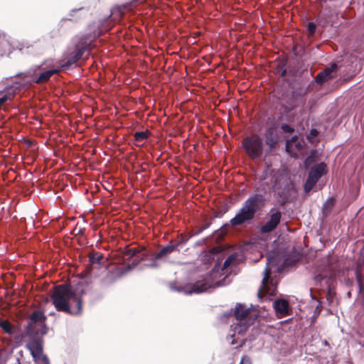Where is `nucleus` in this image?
Wrapping results in <instances>:
<instances>
[{
    "label": "nucleus",
    "mask_w": 364,
    "mask_h": 364,
    "mask_svg": "<svg viewBox=\"0 0 364 364\" xmlns=\"http://www.w3.org/2000/svg\"><path fill=\"white\" fill-rule=\"evenodd\" d=\"M139 263H140V260L139 259L138 257H135V259L133 260V262L131 264H129L127 265V267L124 269V272H129V271L132 270Z\"/></svg>",
    "instance_id": "obj_24"
},
{
    "label": "nucleus",
    "mask_w": 364,
    "mask_h": 364,
    "mask_svg": "<svg viewBox=\"0 0 364 364\" xmlns=\"http://www.w3.org/2000/svg\"><path fill=\"white\" fill-rule=\"evenodd\" d=\"M147 137V132H139L135 133L134 139L136 141H141Z\"/></svg>",
    "instance_id": "obj_26"
},
{
    "label": "nucleus",
    "mask_w": 364,
    "mask_h": 364,
    "mask_svg": "<svg viewBox=\"0 0 364 364\" xmlns=\"http://www.w3.org/2000/svg\"><path fill=\"white\" fill-rule=\"evenodd\" d=\"M327 173V166L321 162L313 166L309 173L308 178L304 184V191L309 192L316 185L320 178Z\"/></svg>",
    "instance_id": "obj_9"
},
{
    "label": "nucleus",
    "mask_w": 364,
    "mask_h": 364,
    "mask_svg": "<svg viewBox=\"0 0 364 364\" xmlns=\"http://www.w3.org/2000/svg\"><path fill=\"white\" fill-rule=\"evenodd\" d=\"M327 344H328L327 341H325L324 345H327Z\"/></svg>",
    "instance_id": "obj_39"
},
{
    "label": "nucleus",
    "mask_w": 364,
    "mask_h": 364,
    "mask_svg": "<svg viewBox=\"0 0 364 364\" xmlns=\"http://www.w3.org/2000/svg\"><path fill=\"white\" fill-rule=\"evenodd\" d=\"M321 311V301H318V304L316 306V309H315V314H320Z\"/></svg>",
    "instance_id": "obj_33"
},
{
    "label": "nucleus",
    "mask_w": 364,
    "mask_h": 364,
    "mask_svg": "<svg viewBox=\"0 0 364 364\" xmlns=\"http://www.w3.org/2000/svg\"><path fill=\"white\" fill-rule=\"evenodd\" d=\"M0 326L8 333L12 332V327L10 323L6 321H2L0 322Z\"/></svg>",
    "instance_id": "obj_25"
},
{
    "label": "nucleus",
    "mask_w": 364,
    "mask_h": 364,
    "mask_svg": "<svg viewBox=\"0 0 364 364\" xmlns=\"http://www.w3.org/2000/svg\"><path fill=\"white\" fill-rule=\"evenodd\" d=\"M282 218L281 212L278 210L271 211V214L269 215V218L267 220V222L261 227V232L263 233H269L273 231L279 223H280Z\"/></svg>",
    "instance_id": "obj_11"
},
{
    "label": "nucleus",
    "mask_w": 364,
    "mask_h": 364,
    "mask_svg": "<svg viewBox=\"0 0 364 364\" xmlns=\"http://www.w3.org/2000/svg\"><path fill=\"white\" fill-rule=\"evenodd\" d=\"M263 201L262 195L256 194L249 197L243 203L235 216L230 220V224L237 226L252 220L255 218V213L263 205Z\"/></svg>",
    "instance_id": "obj_3"
},
{
    "label": "nucleus",
    "mask_w": 364,
    "mask_h": 364,
    "mask_svg": "<svg viewBox=\"0 0 364 364\" xmlns=\"http://www.w3.org/2000/svg\"><path fill=\"white\" fill-rule=\"evenodd\" d=\"M271 188L281 197L287 198L294 190V183L289 173L284 169L275 171L272 178Z\"/></svg>",
    "instance_id": "obj_6"
},
{
    "label": "nucleus",
    "mask_w": 364,
    "mask_h": 364,
    "mask_svg": "<svg viewBox=\"0 0 364 364\" xmlns=\"http://www.w3.org/2000/svg\"><path fill=\"white\" fill-rule=\"evenodd\" d=\"M318 134V132L316 129H312L310 132L311 136H315Z\"/></svg>",
    "instance_id": "obj_35"
},
{
    "label": "nucleus",
    "mask_w": 364,
    "mask_h": 364,
    "mask_svg": "<svg viewBox=\"0 0 364 364\" xmlns=\"http://www.w3.org/2000/svg\"><path fill=\"white\" fill-rule=\"evenodd\" d=\"M83 293L82 290L74 289L70 286L58 285L55 287L51 299L58 311L78 316L82 313Z\"/></svg>",
    "instance_id": "obj_1"
},
{
    "label": "nucleus",
    "mask_w": 364,
    "mask_h": 364,
    "mask_svg": "<svg viewBox=\"0 0 364 364\" xmlns=\"http://www.w3.org/2000/svg\"><path fill=\"white\" fill-rule=\"evenodd\" d=\"M333 205V199L332 198H328L323 204V210L326 209L328 210L331 208Z\"/></svg>",
    "instance_id": "obj_28"
},
{
    "label": "nucleus",
    "mask_w": 364,
    "mask_h": 364,
    "mask_svg": "<svg viewBox=\"0 0 364 364\" xmlns=\"http://www.w3.org/2000/svg\"><path fill=\"white\" fill-rule=\"evenodd\" d=\"M26 348L30 351L32 357L37 356L43 351V341L41 338H32L26 343Z\"/></svg>",
    "instance_id": "obj_14"
},
{
    "label": "nucleus",
    "mask_w": 364,
    "mask_h": 364,
    "mask_svg": "<svg viewBox=\"0 0 364 364\" xmlns=\"http://www.w3.org/2000/svg\"><path fill=\"white\" fill-rule=\"evenodd\" d=\"M312 161V157L311 156H308L305 161V166H307Z\"/></svg>",
    "instance_id": "obj_34"
},
{
    "label": "nucleus",
    "mask_w": 364,
    "mask_h": 364,
    "mask_svg": "<svg viewBox=\"0 0 364 364\" xmlns=\"http://www.w3.org/2000/svg\"><path fill=\"white\" fill-rule=\"evenodd\" d=\"M337 70V65L333 63L331 67L325 68L323 71L320 72L316 77V82L317 83H323L324 82L331 79L334 77Z\"/></svg>",
    "instance_id": "obj_12"
},
{
    "label": "nucleus",
    "mask_w": 364,
    "mask_h": 364,
    "mask_svg": "<svg viewBox=\"0 0 364 364\" xmlns=\"http://www.w3.org/2000/svg\"><path fill=\"white\" fill-rule=\"evenodd\" d=\"M235 257V255H231L225 260L223 267V270L228 269L234 262Z\"/></svg>",
    "instance_id": "obj_23"
},
{
    "label": "nucleus",
    "mask_w": 364,
    "mask_h": 364,
    "mask_svg": "<svg viewBox=\"0 0 364 364\" xmlns=\"http://www.w3.org/2000/svg\"><path fill=\"white\" fill-rule=\"evenodd\" d=\"M161 259V258H156V255L150 259V262L147 264H144L145 267L148 268H158L160 267V264L158 262V260Z\"/></svg>",
    "instance_id": "obj_21"
},
{
    "label": "nucleus",
    "mask_w": 364,
    "mask_h": 364,
    "mask_svg": "<svg viewBox=\"0 0 364 364\" xmlns=\"http://www.w3.org/2000/svg\"><path fill=\"white\" fill-rule=\"evenodd\" d=\"M41 70L42 73L38 75V77L33 79V82L38 84L45 82L48 81L53 75L59 73V70L57 68L54 67H52L48 70Z\"/></svg>",
    "instance_id": "obj_16"
},
{
    "label": "nucleus",
    "mask_w": 364,
    "mask_h": 364,
    "mask_svg": "<svg viewBox=\"0 0 364 364\" xmlns=\"http://www.w3.org/2000/svg\"><path fill=\"white\" fill-rule=\"evenodd\" d=\"M265 142L269 146L268 152H270L272 149L277 143V139L274 134L272 129H268L265 132Z\"/></svg>",
    "instance_id": "obj_17"
},
{
    "label": "nucleus",
    "mask_w": 364,
    "mask_h": 364,
    "mask_svg": "<svg viewBox=\"0 0 364 364\" xmlns=\"http://www.w3.org/2000/svg\"><path fill=\"white\" fill-rule=\"evenodd\" d=\"M240 364H251V359L248 356H243Z\"/></svg>",
    "instance_id": "obj_31"
},
{
    "label": "nucleus",
    "mask_w": 364,
    "mask_h": 364,
    "mask_svg": "<svg viewBox=\"0 0 364 364\" xmlns=\"http://www.w3.org/2000/svg\"><path fill=\"white\" fill-rule=\"evenodd\" d=\"M140 262L146 260V255L144 252H139V254H137V256Z\"/></svg>",
    "instance_id": "obj_32"
},
{
    "label": "nucleus",
    "mask_w": 364,
    "mask_h": 364,
    "mask_svg": "<svg viewBox=\"0 0 364 364\" xmlns=\"http://www.w3.org/2000/svg\"><path fill=\"white\" fill-rule=\"evenodd\" d=\"M54 314L53 312L49 313V315H53Z\"/></svg>",
    "instance_id": "obj_38"
},
{
    "label": "nucleus",
    "mask_w": 364,
    "mask_h": 364,
    "mask_svg": "<svg viewBox=\"0 0 364 364\" xmlns=\"http://www.w3.org/2000/svg\"><path fill=\"white\" fill-rule=\"evenodd\" d=\"M282 129L287 133H291L294 131V128L291 127L287 124H282L281 126Z\"/></svg>",
    "instance_id": "obj_29"
},
{
    "label": "nucleus",
    "mask_w": 364,
    "mask_h": 364,
    "mask_svg": "<svg viewBox=\"0 0 364 364\" xmlns=\"http://www.w3.org/2000/svg\"><path fill=\"white\" fill-rule=\"evenodd\" d=\"M273 306L277 315L284 316L289 314V305L286 299H282L274 301Z\"/></svg>",
    "instance_id": "obj_15"
},
{
    "label": "nucleus",
    "mask_w": 364,
    "mask_h": 364,
    "mask_svg": "<svg viewBox=\"0 0 364 364\" xmlns=\"http://www.w3.org/2000/svg\"><path fill=\"white\" fill-rule=\"evenodd\" d=\"M33 359L36 364H50L47 355L43 354V351H41V354H38L37 356H36V355H33Z\"/></svg>",
    "instance_id": "obj_19"
},
{
    "label": "nucleus",
    "mask_w": 364,
    "mask_h": 364,
    "mask_svg": "<svg viewBox=\"0 0 364 364\" xmlns=\"http://www.w3.org/2000/svg\"><path fill=\"white\" fill-rule=\"evenodd\" d=\"M80 9H73V11H76L80 10Z\"/></svg>",
    "instance_id": "obj_37"
},
{
    "label": "nucleus",
    "mask_w": 364,
    "mask_h": 364,
    "mask_svg": "<svg viewBox=\"0 0 364 364\" xmlns=\"http://www.w3.org/2000/svg\"><path fill=\"white\" fill-rule=\"evenodd\" d=\"M218 272L215 267L205 277H202L193 284H188L186 286L175 287V284L170 285L172 290L183 292L185 294H191L193 293L199 294L204 292L209 289L215 288L218 287L225 286L230 283V280H227L226 277L223 279L216 280Z\"/></svg>",
    "instance_id": "obj_2"
},
{
    "label": "nucleus",
    "mask_w": 364,
    "mask_h": 364,
    "mask_svg": "<svg viewBox=\"0 0 364 364\" xmlns=\"http://www.w3.org/2000/svg\"><path fill=\"white\" fill-rule=\"evenodd\" d=\"M46 317L43 312L35 311L32 314L28 323L29 330L36 334L44 335L47 333L45 325Z\"/></svg>",
    "instance_id": "obj_10"
},
{
    "label": "nucleus",
    "mask_w": 364,
    "mask_h": 364,
    "mask_svg": "<svg viewBox=\"0 0 364 364\" xmlns=\"http://www.w3.org/2000/svg\"><path fill=\"white\" fill-rule=\"evenodd\" d=\"M102 257L101 255H92L90 257V261L92 263H100Z\"/></svg>",
    "instance_id": "obj_30"
},
{
    "label": "nucleus",
    "mask_w": 364,
    "mask_h": 364,
    "mask_svg": "<svg viewBox=\"0 0 364 364\" xmlns=\"http://www.w3.org/2000/svg\"><path fill=\"white\" fill-rule=\"evenodd\" d=\"M133 1H135V2H143L144 0H132Z\"/></svg>",
    "instance_id": "obj_36"
},
{
    "label": "nucleus",
    "mask_w": 364,
    "mask_h": 364,
    "mask_svg": "<svg viewBox=\"0 0 364 364\" xmlns=\"http://www.w3.org/2000/svg\"><path fill=\"white\" fill-rule=\"evenodd\" d=\"M277 265L276 257L274 253H269L267 255V264L264 270V277L262 281V285L258 291V296L262 298L265 294L272 296L277 290L276 284L272 279H270V274L272 266Z\"/></svg>",
    "instance_id": "obj_7"
},
{
    "label": "nucleus",
    "mask_w": 364,
    "mask_h": 364,
    "mask_svg": "<svg viewBox=\"0 0 364 364\" xmlns=\"http://www.w3.org/2000/svg\"><path fill=\"white\" fill-rule=\"evenodd\" d=\"M298 137L297 136H292L289 140H287L286 142V149L288 152L291 151V149L295 146L298 151H300L302 149V145L297 141Z\"/></svg>",
    "instance_id": "obj_18"
},
{
    "label": "nucleus",
    "mask_w": 364,
    "mask_h": 364,
    "mask_svg": "<svg viewBox=\"0 0 364 364\" xmlns=\"http://www.w3.org/2000/svg\"><path fill=\"white\" fill-rule=\"evenodd\" d=\"M242 146L247 155L252 159L259 158L262 154V140L258 135L246 137L242 141Z\"/></svg>",
    "instance_id": "obj_8"
},
{
    "label": "nucleus",
    "mask_w": 364,
    "mask_h": 364,
    "mask_svg": "<svg viewBox=\"0 0 364 364\" xmlns=\"http://www.w3.org/2000/svg\"><path fill=\"white\" fill-rule=\"evenodd\" d=\"M182 245V242H178L173 245H167L163 247L157 254L156 258H161L164 262H167V257L173 252H179V247Z\"/></svg>",
    "instance_id": "obj_13"
},
{
    "label": "nucleus",
    "mask_w": 364,
    "mask_h": 364,
    "mask_svg": "<svg viewBox=\"0 0 364 364\" xmlns=\"http://www.w3.org/2000/svg\"><path fill=\"white\" fill-rule=\"evenodd\" d=\"M90 51V45L86 43H81L75 47V50L70 53V55L63 60V62L54 61L53 60H46L43 64L38 66L41 70H48L52 67L57 68L60 72L75 64L79 59L83 57Z\"/></svg>",
    "instance_id": "obj_4"
},
{
    "label": "nucleus",
    "mask_w": 364,
    "mask_h": 364,
    "mask_svg": "<svg viewBox=\"0 0 364 364\" xmlns=\"http://www.w3.org/2000/svg\"><path fill=\"white\" fill-rule=\"evenodd\" d=\"M358 282L359 286V293H358V299L362 301L363 304H364V284H363L360 281V277L358 274Z\"/></svg>",
    "instance_id": "obj_22"
},
{
    "label": "nucleus",
    "mask_w": 364,
    "mask_h": 364,
    "mask_svg": "<svg viewBox=\"0 0 364 364\" xmlns=\"http://www.w3.org/2000/svg\"><path fill=\"white\" fill-rule=\"evenodd\" d=\"M139 253V251L136 249H129L127 250L124 255V259H130L131 258L135 257L137 256V254Z\"/></svg>",
    "instance_id": "obj_20"
},
{
    "label": "nucleus",
    "mask_w": 364,
    "mask_h": 364,
    "mask_svg": "<svg viewBox=\"0 0 364 364\" xmlns=\"http://www.w3.org/2000/svg\"><path fill=\"white\" fill-rule=\"evenodd\" d=\"M235 316L236 323L231 325V331L234 332L232 337L243 334L257 318L256 314L242 304L235 306Z\"/></svg>",
    "instance_id": "obj_5"
},
{
    "label": "nucleus",
    "mask_w": 364,
    "mask_h": 364,
    "mask_svg": "<svg viewBox=\"0 0 364 364\" xmlns=\"http://www.w3.org/2000/svg\"><path fill=\"white\" fill-rule=\"evenodd\" d=\"M316 28V24L314 23L309 22L307 24V30H308L309 34L310 36H312V35H314L315 33Z\"/></svg>",
    "instance_id": "obj_27"
}]
</instances>
